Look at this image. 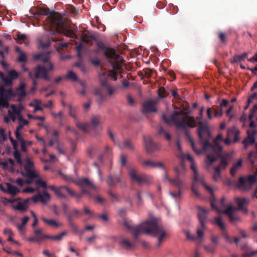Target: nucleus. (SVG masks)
I'll return each mask as SVG.
<instances>
[{
	"label": "nucleus",
	"mask_w": 257,
	"mask_h": 257,
	"mask_svg": "<svg viewBox=\"0 0 257 257\" xmlns=\"http://www.w3.org/2000/svg\"><path fill=\"white\" fill-rule=\"evenodd\" d=\"M16 96L12 88L8 89L6 92L0 96V109L9 107V101L12 98Z\"/></svg>",
	"instance_id": "f8f14e48"
},
{
	"label": "nucleus",
	"mask_w": 257,
	"mask_h": 257,
	"mask_svg": "<svg viewBox=\"0 0 257 257\" xmlns=\"http://www.w3.org/2000/svg\"><path fill=\"white\" fill-rule=\"evenodd\" d=\"M50 188L53 190L56 194L59 197L63 198L65 197V193H68L69 194L73 196H77L72 190L66 186H61L60 187H55L54 186H50Z\"/></svg>",
	"instance_id": "f3484780"
},
{
	"label": "nucleus",
	"mask_w": 257,
	"mask_h": 257,
	"mask_svg": "<svg viewBox=\"0 0 257 257\" xmlns=\"http://www.w3.org/2000/svg\"><path fill=\"white\" fill-rule=\"evenodd\" d=\"M16 39L18 43L22 44L25 43V41L27 40V37L25 35L18 33L17 34Z\"/></svg>",
	"instance_id": "ea45409f"
},
{
	"label": "nucleus",
	"mask_w": 257,
	"mask_h": 257,
	"mask_svg": "<svg viewBox=\"0 0 257 257\" xmlns=\"http://www.w3.org/2000/svg\"><path fill=\"white\" fill-rule=\"evenodd\" d=\"M108 134L114 144L120 149H125L130 151H134L136 149L135 144L129 139H125L121 143L115 137L110 129L108 130Z\"/></svg>",
	"instance_id": "1a4fd4ad"
},
{
	"label": "nucleus",
	"mask_w": 257,
	"mask_h": 257,
	"mask_svg": "<svg viewBox=\"0 0 257 257\" xmlns=\"http://www.w3.org/2000/svg\"><path fill=\"white\" fill-rule=\"evenodd\" d=\"M98 48L93 52L97 54L100 50L103 51L104 55L112 66V69L109 71V74L114 80L117 77V71H119L122 66L123 60L120 56L117 54L115 50L110 47H106L102 42L97 43Z\"/></svg>",
	"instance_id": "39448f33"
},
{
	"label": "nucleus",
	"mask_w": 257,
	"mask_h": 257,
	"mask_svg": "<svg viewBox=\"0 0 257 257\" xmlns=\"http://www.w3.org/2000/svg\"><path fill=\"white\" fill-rule=\"evenodd\" d=\"M68 108H69V115L73 118V119H74V120H76L77 119V117L76 116V115H75V111H76V109L75 108L73 107L72 105H69L68 106Z\"/></svg>",
	"instance_id": "a18cd8bd"
},
{
	"label": "nucleus",
	"mask_w": 257,
	"mask_h": 257,
	"mask_svg": "<svg viewBox=\"0 0 257 257\" xmlns=\"http://www.w3.org/2000/svg\"><path fill=\"white\" fill-rule=\"evenodd\" d=\"M170 182L173 185L179 188H180L183 184V181L180 180L178 177L171 179Z\"/></svg>",
	"instance_id": "58836bf2"
},
{
	"label": "nucleus",
	"mask_w": 257,
	"mask_h": 257,
	"mask_svg": "<svg viewBox=\"0 0 257 257\" xmlns=\"http://www.w3.org/2000/svg\"><path fill=\"white\" fill-rule=\"evenodd\" d=\"M41 218L45 224L51 227L57 228L62 225V223L61 222L57 221L53 219L47 218L44 216H42Z\"/></svg>",
	"instance_id": "b1692460"
},
{
	"label": "nucleus",
	"mask_w": 257,
	"mask_h": 257,
	"mask_svg": "<svg viewBox=\"0 0 257 257\" xmlns=\"http://www.w3.org/2000/svg\"><path fill=\"white\" fill-rule=\"evenodd\" d=\"M225 106V99H222L221 102L220 104V108L216 109L212 107L211 108H208L207 110V113L208 118L211 119L213 117V114H214L215 117H220L222 114V108Z\"/></svg>",
	"instance_id": "dca6fc26"
},
{
	"label": "nucleus",
	"mask_w": 257,
	"mask_h": 257,
	"mask_svg": "<svg viewBox=\"0 0 257 257\" xmlns=\"http://www.w3.org/2000/svg\"><path fill=\"white\" fill-rule=\"evenodd\" d=\"M156 111L157 109L155 107V103L153 100H149L143 103V112L144 113Z\"/></svg>",
	"instance_id": "6ab92c4d"
},
{
	"label": "nucleus",
	"mask_w": 257,
	"mask_h": 257,
	"mask_svg": "<svg viewBox=\"0 0 257 257\" xmlns=\"http://www.w3.org/2000/svg\"><path fill=\"white\" fill-rule=\"evenodd\" d=\"M197 211L200 223H205L209 210L203 207L197 206Z\"/></svg>",
	"instance_id": "412c9836"
},
{
	"label": "nucleus",
	"mask_w": 257,
	"mask_h": 257,
	"mask_svg": "<svg viewBox=\"0 0 257 257\" xmlns=\"http://www.w3.org/2000/svg\"><path fill=\"white\" fill-rule=\"evenodd\" d=\"M184 233L188 239L191 240H194L196 239V236L192 234L189 230H186L184 231Z\"/></svg>",
	"instance_id": "864d4df0"
},
{
	"label": "nucleus",
	"mask_w": 257,
	"mask_h": 257,
	"mask_svg": "<svg viewBox=\"0 0 257 257\" xmlns=\"http://www.w3.org/2000/svg\"><path fill=\"white\" fill-rule=\"evenodd\" d=\"M158 95L160 98H163L167 96L168 93H167L164 87H161L158 89Z\"/></svg>",
	"instance_id": "de8ad7c7"
},
{
	"label": "nucleus",
	"mask_w": 257,
	"mask_h": 257,
	"mask_svg": "<svg viewBox=\"0 0 257 257\" xmlns=\"http://www.w3.org/2000/svg\"><path fill=\"white\" fill-rule=\"evenodd\" d=\"M33 70L35 72V78H41L46 81L51 80V77L49 76L45 66L39 65Z\"/></svg>",
	"instance_id": "4468645a"
},
{
	"label": "nucleus",
	"mask_w": 257,
	"mask_h": 257,
	"mask_svg": "<svg viewBox=\"0 0 257 257\" xmlns=\"http://www.w3.org/2000/svg\"><path fill=\"white\" fill-rule=\"evenodd\" d=\"M28 117L30 119H36V120H42V121H43L45 119V117L44 116H34V115H33L32 114H28Z\"/></svg>",
	"instance_id": "680f3d73"
},
{
	"label": "nucleus",
	"mask_w": 257,
	"mask_h": 257,
	"mask_svg": "<svg viewBox=\"0 0 257 257\" xmlns=\"http://www.w3.org/2000/svg\"><path fill=\"white\" fill-rule=\"evenodd\" d=\"M29 220V217L25 216L21 219V223L17 225V228L20 232L23 233L25 230V225Z\"/></svg>",
	"instance_id": "473e14b6"
},
{
	"label": "nucleus",
	"mask_w": 257,
	"mask_h": 257,
	"mask_svg": "<svg viewBox=\"0 0 257 257\" xmlns=\"http://www.w3.org/2000/svg\"><path fill=\"white\" fill-rule=\"evenodd\" d=\"M222 168V167L218 166L216 168H215V171L214 173V179L215 181H218L219 180L220 178V171L221 170V169Z\"/></svg>",
	"instance_id": "c03bdc74"
},
{
	"label": "nucleus",
	"mask_w": 257,
	"mask_h": 257,
	"mask_svg": "<svg viewBox=\"0 0 257 257\" xmlns=\"http://www.w3.org/2000/svg\"><path fill=\"white\" fill-rule=\"evenodd\" d=\"M130 176L132 180L141 183L144 181V177L139 174L135 169H131L130 171Z\"/></svg>",
	"instance_id": "c85d7f7f"
},
{
	"label": "nucleus",
	"mask_w": 257,
	"mask_h": 257,
	"mask_svg": "<svg viewBox=\"0 0 257 257\" xmlns=\"http://www.w3.org/2000/svg\"><path fill=\"white\" fill-rule=\"evenodd\" d=\"M75 122L76 125L79 128L82 130L84 132H87L89 131V127L90 125L88 123H81L78 121V119L75 120Z\"/></svg>",
	"instance_id": "f704fd0d"
},
{
	"label": "nucleus",
	"mask_w": 257,
	"mask_h": 257,
	"mask_svg": "<svg viewBox=\"0 0 257 257\" xmlns=\"http://www.w3.org/2000/svg\"><path fill=\"white\" fill-rule=\"evenodd\" d=\"M248 55V53L244 52L240 55H235L233 57V60L232 62H239L245 59Z\"/></svg>",
	"instance_id": "c9c22d12"
},
{
	"label": "nucleus",
	"mask_w": 257,
	"mask_h": 257,
	"mask_svg": "<svg viewBox=\"0 0 257 257\" xmlns=\"http://www.w3.org/2000/svg\"><path fill=\"white\" fill-rule=\"evenodd\" d=\"M166 6V3L165 1L158 2L156 4L157 7L160 9L164 8Z\"/></svg>",
	"instance_id": "338daca9"
},
{
	"label": "nucleus",
	"mask_w": 257,
	"mask_h": 257,
	"mask_svg": "<svg viewBox=\"0 0 257 257\" xmlns=\"http://www.w3.org/2000/svg\"><path fill=\"white\" fill-rule=\"evenodd\" d=\"M220 237L218 235L213 234L211 236V240L214 244H218L219 241Z\"/></svg>",
	"instance_id": "6e6d98bb"
},
{
	"label": "nucleus",
	"mask_w": 257,
	"mask_h": 257,
	"mask_svg": "<svg viewBox=\"0 0 257 257\" xmlns=\"http://www.w3.org/2000/svg\"><path fill=\"white\" fill-rule=\"evenodd\" d=\"M135 235L145 232L156 236L157 238V245L159 246L168 235L167 232L158 225V219L152 217L150 220L141 223L139 225L131 228Z\"/></svg>",
	"instance_id": "20e7f679"
},
{
	"label": "nucleus",
	"mask_w": 257,
	"mask_h": 257,
	"mask_svg": "<svg viewBox=\"0 0 257 257\" xmlns=\"http://www.w3.org/2000/svg\"><path fill=\"white\" fill-rule=\"evenodd\" d=\"M109 77L115 80L109 74V71L108 72H102L99 74V80L101 86L105 87L108 94L111 95L113 93L114 89L113 87L107 84V80ZM116 80L117 79L115 80Z\"/></svg>",
	"instance_id": "9b49d317"
},
{
	"label": "nucleus",
	"mask_w": 257,
	"mask_h": 257,
	"mask_svg": "<svg viewBox=\"0 0 257 257\" xmlns=\"http://www.w3.org/2000/svg\"><path fill=\"white\" fill-rule=\"evenodd\" d=\"M154 70L151 68H145L144 70V76L147 78H149L152 77Z\"/></svg>",
	"instance_id": "09e8293b"
},
{
	"label": "nucleus",
	"mask_w": 257,
	"mask_h": 257,
	"mask_svg": "<svg viewBox=\"0 0 257 257\" xmlns=\"http://www.w3.org/2000/svg\"><path fill=\"white\" fill-rule=\"evenodd\" d=\"M95 40V37L93 34L89 33H83L81 38V41L87 44L91 43L92 40Z\"/></svg>",
	"instance_id": "7c9ffc66"
},
{
	"label": "nucleus",
	"mask_w": 257,
	"mask_h": 257,
	"mask_svg": "<svg viewBox=\"0 0 257 257\" xmlns=\"http://www.w3.org/2000/svg\"><path fill=\"white\" fill-rule=\"evenodd\" d=\"M143 166L146 168L163 169L164 167V164L161 162H143Z\"/></svg>",
	"instance_id": "a878e982"
},
{
	"label": "nucleus",
	"mask_w": 257,
	"mask_h": 257,
	"mask_svg": "<svg viewBox=\"0 0 257 257\" xmlns=\"http://www.w3.org/2000/svg\"><path fill=\"white\" fill-rule=\"evenodd\" d=\"M0 166L9 171L20 172L27 178L26 180L21 178L17 180L16 183L20 186L34 182L38 187L44 188L46 187L45 182L42 180L33 162H0Z\"/></svg>",
	"instance_id": "f03ea898"
},
{
	"label": "nucleus",
	"mask_w": 257,
	"mask_h": 257,
	"mask_svg": "<svg viewBox=\"0 0 257 257\" xmlns=\"http://www.w3.org/2000/svg\"><path fill=\"white\" fill-rule=\"evenodd\" d=\"M35 102L37 103L36 105H33L32 103L30 104V106L34 107V112H35L38 110H42V108L39 105V104L41 103V101L38 100H35Z\"/></svg>",
	"instance_id": "603ef678"
},
{
	"label": "nucleus",
	"mask_w": 257,
	"mask_h": 257,
	"mask_svg": "<svg viewBox=\"0 0 257 257\" xmlns=\"http://www.w3.org/2000/svg\"><path fill=\"white\" fill-rule=\"evenodd\" d=\"M144 141L146 150L148 153H152L157 151L159 147L158 145L154 142L150 136L144 137Z\"/></svg>",
	"instance_id": "2eb2a0df"
},
{
	"label": "nucleus",
	"mask_w": 257,
	"mask_h": 257,
	"mask_svg": "<svg viewBox=\"0 0 257 257\" xmlns=\"http://www.w3.org/2000/svg\"><path fill=\"white\" fill-rule=\"evenodd\" d=\"M38 189V188H34L32 187H28L26 188L25 189H23L22 190V192L23 193H33L35 191H37Z\"/></svg>",
	"instance_id": "4d7b16f0"
},
{
	"label": "nucleus",
	"mask_w": 257,
	"mask_h": 257,
	"mask_svg": "<svg viewBox=\"0 0 257 257\" xmlns=\"http://www.w3.org/2000/svg\"><path fill=\"white\" fill-rule=\"evenodd\" d=\"M256 152H251L249 154V158H253L257 159V143L255 144Z\"/></svg>",
	"instance_id": "774afa93"
},
{
	"label": "nucleus",
	"mask_w": 257,
	"mask_h": 257,
	"mask_svg": "<svg viewBox=\"0 0 257 257\" xmlns=\"http://www.w3.org/2000/svg\"><path fill=\"white\" fill-rule=\"evenodd\" d=\"M6 86H11L12 84L13 80L8 76H5L2 80Z\"/></svg>",
	"instance_id": "5fc2aeb1"
},
{
	"label": "nucleus",
	"mask_w": 257,
	"mask_h": 257,
	"mask_svg": "<svg viewBox=\"0 0 257 257\" xmlns=\"http://www.w3.org/2000/svg\"><path fill=\"white\" fill-rule=\"evenodd\" d=\"M240 131L235 126H233L228 131L227 136L226 137V145L230 143H236L239 141Z\"/></svg>",
	"instance_id": "ddd939ff"
},
{
	"label": "nucleus",
	"mask_w": 257,
	"mask_h": 257,
	"mask_svg": "<svg viewBox=\"0 0 257 257\" xmlns=\"http://www.w3.org/2000/svg\"><path fill=\"white\" fill-rule=\"evenodd\" d=\"M39 15H46L47 23L54 29V33L62 34L66 37L76 38L77 36L74 31L67 28L63 21L62 16L58 13L52 12L49 13V10L46 8H41L37 11Z\"/></svg>",
	"instance_id": "7ed1b4c3"
},
{
	"label": "nucleus",
	"mask_w": 257,
	"mask_h": 257,
	"mask_svg": "<svg viewBox=\"0 0 257 257\" xmlns=\"http://www.w3.org/2000/svg\"><path fill=\"white\" fill-rule=\"evenodd\" d=\"M211 205L212 208L219 215L218 216L214 218V220L212 221V223L215 224L220 229L224 230V219L223 218L220 216L221 214L225 213V206L224 205L223 200H222L220 206H217L216 205L215 201L214 199L211 201Z\"/></svg>",
	"instance_id": "6e6552de"
},
{
	"label": "nucleus",
	"mask_w": 257,
	"mask_h": 257,
	"mask_svg": "<svg viewBox=\"0 0 257 257\" xmlns=\"http://www.w3.org/2000/svg\"><path fill=\"white\" fill-rule=\"evenodd\" d=\"M11 108L12 110V112L11 110H9V114L12 120L13 121H15L16 118L15 114L18 115L19 116L21 115L20 114L22 109V106L20 105L19 107L17 108L15 105L12 104L11 106Z\"/></svg>",
	"instance_id": "393cba45"
},
{
	"label": "nucleus",
	"mask_w": 257,
	"mask_h": 257,
	"mask_svg": "<svg viewBox=\"0 0 257 257\" xmlns=\"http://www.w3.org/2000/svg\"><path fill=\"white\" fill-rule=\"evenodd\" d=\"M255 141V138L250 137V136H247L246 138L243 141L242 144H243L244 148L246 149L247 148L248 145L253 144Z\"/></svg>",
	"instance_id": "e433bc0d"
},
{
	"label": "nucleus",
	"mask_w": 257,
	"mask_h": 257,
	"mask_svg": "<svg viewBox=\"0 0 257 257\" xmlns=\"http://www.w3.org/2000/svg\"><path fill=\"white\" fill-rule=\"evenodd\" d=\"M207 226L205 223H200V225L197 227L196 230L197 235L196 239L201 242L203 240L205 231L207 229Z\"/></svg>",
	"instance_id": "5701e85b"
},
{
	"label": "nucleus",
	"mask_w": 257,
	"mask_h": 257,
	"mask_svg": "<svg viewBox=\"0 0 257 257\" xmlns=\"http://www.w3.org/2000/svg\"><path fill=\"white\" fill-rule=\"evenodd\" d=\"M162 119L167 124L172 122L177 128H183L185 130V136L190 143L192 149L197 154H201L203 150H211L217 156H220L223 149L220 144L223 141L222 135L218 134L213 141L212 144H210L209 142L211 135L207 124L202 122H199L198 134L200 141L203 144V149H197L187 130L188 128H194L197 125V121L194 116L187 115L185 118L182 111H174L172 113L170 118H167L164 114L162 115Z\"/></svg>",
	"instance_id": "f257e3e1"
},
{
	"label": "nucleus",
	"mask_w": 257,
	"mask_h": 257,
	"mask_svg": "<svg viewBox=\"0 0 257 257\" xmlns=\"http://www.w3.org/2000/svg\"><path fill=\"white\" fill-rule=\"evenodd\" d=\"M7 202L12 204V207L15 210L21 211H25L29 207V200L25 199L21 201L20 198H17L11 199H5Z\"/></svg>",
	"instance_id": "9d476101"
},
{
	"label": "nucleus",
	"mask_w": 257,
	"mask_h": 257,
	"mask_svg": "<svg viewBox=\"0 0 257 257\" xmlns=\"http://www.w3.org/2000/svg\"><path fill=\"white\" fill-rule=\"evenodd\" d=\"M18 61L19 62H26L27 61V57L25 53L22 52L20 54L18 58Z\"/></svg>",
	"instance_id": "13d9d810"
},
{
	"label": "nucleus",
	"mask_w": 257,
	"mask_h": 257,
	"mask_svg": "<svg viewBox=\"0 0 257 257\" xmlns=\"http://www.w3.org/2000/svg\"><path fill=\"white\" fill-rule=\"evenodd\" d=\"M19 75V74L15 70H10L8 72V76L12 80L18 78Z\"/></svg>",
	"instance_id": "49530a36"
},
{
	"label": "nucleus",
	"mask_w": 257,
	"mask_h": 257,
	"mask_svg": "<svg viewBox=\"0 0 257 257\" xmlns=\"http://www.w3.org/2000/svg\"><path fill=\"white\" fill-rule=\"evenodd\" d=\"M257 181V168L254 174H252L247 177L241 176L238 181L234 180H226V185L232 186L243 191H246L250 189L252 185Z\"/></svg>",
	"instance_id": "423d86ee"
},
{
	"label": "nucleus",
	"mask_w": 257,
	"mask_h": 257,
	"mask_svg": "<svg viewBox=\"0 0 257 257\" xmlns=\"http://www.w3.org/2000/svg\"><path fill=\"white\" fill-rule=\"evenodd\" d=\"M67 79L72 80L73 81H77L78 78L76 75L72 71H69L68 74L65 76Z\"/></svg>",
	"instance_id": "a19ab883"
},
{
	"label": "nucleus",
	"mask_w": 257,
	"mask_h": 257,
	"mask_svg": "<svg viewBox=\"0 0 257 257\" xmlns=\"http://www.w3.org/2000/svg\"><path fill=\"white\" fill-rule=\"evenodd\" d=\"M57 150L60 155L65 154V149L62 145H58L57 147Z\"/></svg>",
	"instance_id": "052dcab7"
},
{
	"label": "nucleus",
	"mask_w": 257,
	"mask_h": 257,
	"mask_svg": "<svg viewBox=\"0 0 257 257\" xmlns=\"http://www.w3.org/2000/svg\"><path fill=\"white\" fill-rule=\"evenodd\" d=\"M42 231L43 230L42 229H36L34 233L36 235V239H37V240H39L45 238H47L48 236L46 235H44L43 236H41L39 235V234H40L42 232Z\"/></svg>",
	"instance_id": "8fccbe9b"
},
{
	"label": "nucleus",
	"mask_w": 257,
	"mask_h": 257,
	"mask_svg": "<svg viewBox=\"0 0 257 257\" xmlns=\"http://www.w3.org/2000/svg\"><path fill=\"white\" fill-rule=\"evenodd\" d=\"M25 88L26 85L25 83H20L18 87L16 89L17 92L15 93L16 94V96L17 95L20 97H25L27 95L25 91Z\"/></svg>",
	"instance_id": "c756f323"
},
{
	"label": "nucleus",
	"mask_w": 257,
	"mask_h": 257,
	"mask_svg": "<svg viewBox=\"0 0 257 257\" xmlns=\"http://www.w3.org/2000/svg\"><path fill=\"white\" fill-rule=\"evenodd\" d=\"M50 199L49 194L46 191H43L42 194L40 193V201L43 203H46Z\"/></svg>",
	"instance_id": "4c0bfd02"
},
{
	"label": "nucleus",
	"mask_w": 257,
	"mask_h": 257,
	"mask_svg": "<svg viewBox=\"0 0 257 257\" xmlns=\"http://www.w3.org/2000/svg\"><path fill=\"white\" fill-rule=\"evenodd\" d=\"M248 200L245 198H236L235 202L238 205L237 210L242 211L244 213H247L248 210L244 205L248 203Z\"/></svg>",
	"instance_id": "4be33fe9"
},
{
	"label": "nucleus",
	"mask_w": 257,
	"mask_h": 257,
	"mask_svg": "<svg viewBox=\"0 0 257 257\" xmlns=\"http://www.w3.org/2000/svg\"><path fill=\"white\" fill-rule=\"evenodd\" d=\"M236 210L234 207L231 206L226 205V215H228L230 221L234 223L239 220V217L235 214L234 210Z\"/></svg>",
	"instance_id": "aec40b11"
},
{
	"label": "nucleus",
	"mask_w": 257,
	"mask_h": 257,
	"mask_svg": "<svg viewBox=\"0 0 257 257\" xmlns=\"http://www.w3.org/2000/svg\"><path fill=\"white\" fill-rule=\"evenodd\" d=\"M91 123L94 126H96L99 123V118L97 116H93L91 119Z\"/></svg>",
	"instance_id": "bf43d9fd"
},
{
	"label": "nucleus",
	"mask_w": 257,
	"mask_h": 257,
	"mask_svg": "<svg viewBox=\"0 0 257 257\" xmlns=\"http://www.w3.org/2000/svg\"><path fill=\"white\" fill-rule=\"evenodd\" d=\"M242 162H237L230 169V174L232 177H234L236 173L240 170L242 165Z\"/></svg>",
	"instance_id": "72a5a7b5"
},
{
	"label": "nucleus",
	"mask_w": 257,
	"mask_h": 257,
	"mask_svg": "<svg viewBox=\"0 0 257 257\" xmlns=\"http://www.w3.org/2000/svg\"><path fill=\"white\" fill-rule=\"evenodd\" d=\"M76 183L82 187H88L93 189V190H96L98 188L97 186H95L91 182H90L87 178H82L80 179L78 182H76Z\"/></svg>",
	"instance_id": "cd10ccee"
},
{
	"label": "nucleus",
	"mask_w": 257,
	"mask_h": 257,
	"mask_svg": "<svg viewBox=\"0 0 257 257\" xmlns=\"http://www.w3.org/2000/svg\"><path fill=\"white\" fill-rule=\"evenodd\" d=\"M67 234V232L65 231H63L61 232V233L53 236H48L47 238H51L52 239L55 240H61L64 236H65Z\"/></svg>",
	"instance_id": "79ce46f5"
},
{
	"label": "nucleus",
	"mask_w": 257,
	"mask_h": 257,
	"mask_svg": "<svg viewBox=\"0 0 257 257\" xmlns=\"http://www.w3.org/2000/svg\"><path fill=\"white\" fill-rule=\"evenodd\" d=\"M50 52L43 53H39L33 56V59L35 60H41L44 63H46L49 61V55Z\"/></svg>",
	"instance_id": "bb28decb"
},
{
	"label": "nucleus",
	"mask_w": 257,
	"mask_h": 257,
	"mask_svg": "<svg viewBox=\"0 0 257 257\" xmlns=\"http://www.w3.org/2000/svg\"><path fill=\"white\" fill-rule=\"evenodd\" d=\"M45 64V69H47V72H48L50 71H51L53 69V65L50 62H47Z\"/></svg>",
	"instance_id": "e2e57ef3"
},
{
	"label": "nucleus",
	"mask_w": 257,
	"mask_h": 257,
	"mask_svg": "<svg viewBox=\"0 0 257 257\" xmlns=\"http://www.w3.org/2000/svg\"><path fill=\"white\" fill-rule=\"evenodd\" d=\"M191 168L194 172L193 181L192 184L191 189L193 193L197 196H199V193L197 190V184L201 183L202 185L210 193L213 192V188L207 185L204 180V177L202 175H199L197 172V166L193 162L191 165Z\"/></svg>",
	"instance_id": "0eeeda50"
},
{
	"label": "nucleus",
	"mask_w": 257,
	"mask_h": 257,
	"mask_svg": "<svg viewBox=\"0 0 257 257\" xmlns=\"http://www.w3.org/2000/svg\"><path fill=\"white\" fill-rule=\"evenodd\" d=\"M40 193H38L34 196L26 199L27 200H29V205L32 203H36L38 201H40Z\"/></svg>",
	"instance_id": "37998d69"
},
{
	"label": "nucleus",
	"mask_w": 257,
	"mask_h": 257,
	"mask_svg": "<svg viewBox=\"0 0 257 257\" xmlns=\"http://www.w3.org/2000/svg\"><path fill=\"white\" fill-rule=\"evenodd\" d=\"M90 62L95 66H99L100 64V61L99 59L97 58H96L94 59H91L90 60Z\"/></svg>",
	"instance_id": "69168bd1"
},
{
	"label": "nucleus",
	"mask_w": 257,
	"mask_h": 257,
	"mask_svg": "<svg viewBox=\"0 0 257 257\" xmlns=\"http://www.w3.org/2000/svg\"><path fill=\"white\" fill-rule=\"evenodd\" d=\"M111 149L108 146H106L105 152L103 154L101 155L99 159L101 160H110L111 159Z\"/></svg>",
	"instance_id": "2f4dec72"
},
{
	"label": "nucleus",
	"mask_w": 257,
	"mask_h": 257,
	"mask_svg": "<svg viewBox=\"0 0 257 257\" xmlns=\"http://www.w3.org/2000/svg\"><path fill=\"white\" fill-rule=\"evenodd\" d=\"M14 156L16 159V161H22L21 159V153L17 149L14 152Z\"/></svg>",
	"instance_id": "0e129e2a"
},
{
	"label": "nucleus",
	"mask_w": 257,
	"mask_h": 257,
	"mask_svg": "<svg viewBox=\"0 0 257 257\" xmlns=\"http://www.w3.org/2000/svg\"><path fill=\"white\" fill-rule=\"evenodd\" d=\"M83 47V44L82 43H80L79 45H78L76 47V51L77 52V55L79 59L81 60L82 59V55L81 53V51Z\"/></svg>",
	"instance_id": "3c124183"
},
{
	"label": "nucleus",
	"mask_w": 257,
	"mask_h": 257,
	"mask_svg": "<svg viewBox=\"0 0 257 257\" xmlns=\"http://www.w3.org/2000/svg\"><path fill=\"white\" fill-rule=\"evenodd\" d=\"M0 189L4 192L9 193L11 195H15L20 192V190L16 186L8 183H4L0 185Z\"/></svg>",
	"instance_id": "a211bd4d"
}]
</instances>
